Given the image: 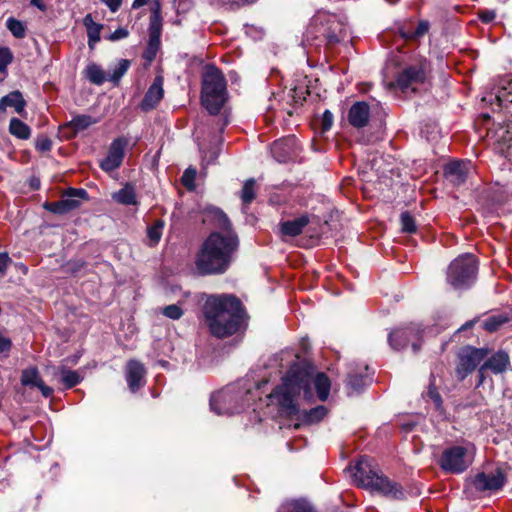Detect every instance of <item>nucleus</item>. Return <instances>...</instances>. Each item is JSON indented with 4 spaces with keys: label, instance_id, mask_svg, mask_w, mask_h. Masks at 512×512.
<instances>
[{
    "label": "nucleus",
    "instance_id": "1",
    "mask_svg": "<svg viewBox=\"0 0 512 512\" xmlns=\"http://www.w3.org/2000/svg\"><path fill=\"white\" fill-rule=\"evenodd\" d=\"M203 314L211 334L225 338L238 332L244 319V307L239 298L232 294L207 296Z\"/></svg>",
    "mask_w": 512,
    "mask_h": 512
},
{
    "label": "nucleus",
    "instance_id": "2",
    "mask_svg": "<svg viewBox=\"0 0 512 512\" xmlns=\"http://www.w3.org/2000/svg\"><path fill=\"white\" fill-rule=\"evenodd\" d=\"M238 247L239 238L236 232L210 233L197 254L195 261L197 271L201 275L223 274L230 267Z\"/></svg>",
    "mask_w": 512,
    "mask_h": 512
},
{
    "label": "nucleus",
    "instance_id": "3",
    "mask_svg": "<svg viewBox=\"0 0 512 512\" xmlns=\"http://www.w3.org/2000/svg\"><path fill=\"white\" fill-rule=\"evenodd\" d=\"M297 362L290 365V394L298 390L303 391L304 398L309 400L313 397L311 384L313 383L320 401L328 399L331 389L329 377L319 372L315 374V367L306 357L296 354Z\"/></svg>",
    "mask_w": 512,
    "mask_h": 512
},
{
    "label": "nucleus",
    "instance_id": "4",
    "mask_svg": "<svg viewBox=\"0 0 512 512\" xmlns=\"http://www.w3.org/2000/svg\"><path fill=\"white\" fill-rule=\"evenodd\" d=\"M349 471L358 486L370 488L392 499H405V493L402 487L398 483L392 482L387 477L381 475L374 460L370 457H360L355 466L349 467Z\"/></svg>",
    "mask_w": 512,
    "mask_h": 512
},
{
    "label": "nucleus",
    "instance_id": "5",
    "mask_svg": "<svg viewBox=\"0 0 512 512\" xmlns=\"http://www.w3.org/2000/svg\"><path fill=\"white\" fill-rule=\"evenodd\" d=\"M227 99V83L222 71L207 65L202 76L201 101L212 115H217Z\"/></svg>",
    "mask_w": 512,
    "mask_h": 512
},
{
    "label": "nucleus",
    "instance_id": "6",
    "mask_svg": "<svg viewBox=\"0 0 512 512\" xmlns=\"http://www.w3.org/2000/svg\"><path fill=\"white\" fill-rule=\"evenodd\" d=\"M249 395L246 385L230 384L211 396L210 406L219 415H232L241 411Z\"/></svg>",
    "mask_w": 512,
    "mask_h": 512
},
{
    "label": "nucleus",
    "instance_id": "7",
    "mask_svg": "<svg viewBox=\"0 0 512 512\" xmlns=\"http://www.w3.org/2000/svg\"><path fill=\"white\" fill-rule=\"evenodd\" d=\"M477 261L472 254L454 259L447 269V282L457 290L467 289L476 279Z\"/></svg>",
    "mask_w": 512,
    "mask_h": 512
},
{
    "label": "nucleus",
    "instance_id": "8",
    "mask_svg": "<svg viewBox=\"0 0 512 512\" xmlns=\"http://www.w3.org/2000/svg\"><path fill=\"white\" fill-rule=\"evenodd\" d=\"M281 384L267 395V414L274 419H288V372L281 371Z\"/></svg>",
    "mask_w": 512,
    "mask_h": 512
},
{
    "label": "nucleus",
    "instance_id": "9",
    "mask_svg": "<svg viewBox=\"0 0 512 512\" xmlns=\"http://www.w3.org/2000/svg\"><path fill=\"white\" fill-rule=\"evenodd\" d=\"M488 354L487 348H476L469 345L462 347L457 354L458 363L455 368L457 379L460 382L466 379Z\"/></svg>",
    "mask_w": 512,
    "mask_h": 512
},
{
    "label": "nucleus",
    "instance_id": "10",
    "mask_svg": "<svg viewBox=\"0 0 512 512\" xmlns=\"http://www.w3.org/2000/svg\"><path fill=\"white\" fill-rule=\"evenodd\" d=\"M472 461L466 447L452 446L443 451L438 464L445 472L460 474L468 469Z\"/></svg>",
    "mask_w": 512,
    "mask_h": 512
},
{
    "label": "nucleus",
    "instance_id": "11",
    "mask_svg": "<svg viewBox=\"0 0 512 512\" xmlns=\"http://www.w3.org/2000/svg\"><path fill=\"white\" fill-rule=\"evenodd\" d=\"M312 22L315 26L323 28V34L329 43H339L347 37L345 24L335 14L318 11Z\"/></svg>",
    "mask_w": 512,
    "mask_h": 512
},
{
    "label": "nucleus",
    "instance_id": "12",
    "mask_svg": "<svg viewBox=\"0 0 512 512\" xmlns=\"http://www.w3.org/2000/svg\"><path fill=\"white\" fill-rule=\"evenodd\" d=\"M327 413L328 409L323 405H318L309 410H300L290 397V426L295 429L317 424L324 419Z\"/></svg>",
    "mask_w": 512,
    "mask_h": 512
},
{
    "label": "nucleus",
    "instance_id": "13",
    "mask_svg": "<svg viewBox=\"0 0 512 512\" xmlns=\"http://www.w3.org/2000/svg\"><path fill=\"white\" fill-rule=\"evenodd\" d=\"M88 194L84 189L69 188L63 198L56 202H45L43 207L54 214L63 215L80 207V199H87Z\"/></svg>",
    "mask_w": 512,
    "mask_h": 512
},
{
    "label": "nucleus",
    "instance_id": "14",
    "mask_svg": "<svg viewBox=\"0 0 512 512\" xmlns=\"http://www.w3.org/2000/svg\"><path fill=\"white\" fill-rule=\"evenodd\" d=\"M426 80V64L419 62L403 69L397 76L396 85L402 91H406L409 88H413L415 84L424 83Z\"/></svg>",
    "mask_w": 512,
    "mask_h": 512
},
{
    "label": "nucleus",
    "instance_id": "15",
    "mask_svg": "<svg viewBox=\"0 0 512 512\" xmlns=\"http://www.w3.org/2000/svg\"><path fill=\"white\" fill-rule=\"evenodd\" d=\"M506 481L504 473L500 469L494 472H479L472 479V484L479 492L496 491L501 489Z\"/></svg>",
    "mask_w": 512,
    "mask_h": 512
},
{
    "label": "nucleus",
    "instance_id": "16",
    "mask_svg": "<svg viewBox=\"0 0 512 512\" xmlns=\"http://www.w3.org/2000/svg\"><path fill=\"white\" fill-rule=\"evenodd\" d=\"M126 145L127 141L123 138L114 140L110 145L107 156L101 161L100 167L105 171L117 169L122 164Z\"/></svg>",
    "mask_w": 512,
    "mask_h": 512
},
{
    "label": "nucleus",
    "instance_id": "17",
    "mask_svg": "<svg viewBox=\"0 0 512 512\" xmlns=\"http://www.w3.org/2000/svg\"><path fill=\"white\" fill-rule=\"evenodd\" d=\"M146 369L137 360H129L126 364V381L132 393L137 392L145 384Z\"/></svg>",
    "mask_w": 512,
    "mask_h": 512
},
{
    "label": "nucleus",
    "instance_id": "18",
    "mask_svg": "<svg viewBox=\"0 0 512 512\" xmlns=\"http://www.w3.org/2000/svg\"><path fill=\"white\" fill-rule=\"evenodd\" d=\"M469 162L453 161L444 167V176L453 186H460L467 180Z\"/></svg>",
    "mask_w": 512,
    "mask_h": 512
},
{
    "label": "nucleus",
    "instance_id": "19",
    "mask_svg": "<svg viewBox=\"0 0 512 512\" xmlns=\"http://www.w3.org/2000/svg\"><path fill=\"white\" fill-rule=\"evenodd\" d=\"M164 95V89H163V77L162 76H156L152 85L149 87L148 91L146 92L142 102H141V108L144 111H149L154 109L158 103L161 101Z\"/></svg>",
    "mask_w": 512,
    "mask_h": 512
},
{
    "label": "nucleus",
    "instance_id": "20",
    "mask_svg": "<svg viewBox=\"0 0 512 512\" xmlns=\"http://www.w3.org/2000/svg\"><path fill=\"white\" fill-rule=\"evenodd\" d=\"M370 118V107L364 101L355 102L349 109L348 121L355 128L365 127Z\"/></svg>",
    "mask_w": 512,
    "mask_h": 512
},
{
    "label": "nucleus",
    "instance_id": "21",
    "mask_svg": "<svg viewBox=\"0 0 512 512\" xmlns=\"http://www.w3.org/2000/svg\"><path fill=\"white\" fill-rule=\"evenodd\" d=\"M484 360L483 368H487L496 375L506 372L510 366V357L504 350H499Z\"/></svg>",
    "mask_w": 512,
    "mask_h": 512
},
{
    "label": "nucleus",
    "instance_id": "22",
    "mask_svg": "<svg viewBox=\"0 0 512 512\" xmlns=\"http://www.w3.org/2000/svg\"><path fill=\"white\" fill-rule=\"evenodd\" d=\"M419 333L420 330L413 327L396 329L389 334L388 341L393 349L400 350L408 345L412 336L416 337Z\"/></svg>",
    "mask_w": 512,
    "mask_h": 512
},
{
    "label": "nucleus",
    "instance_id": "23",
    "mask_svg": "<svg viewBox=\"0 0 512 512\" xmlns=\"http://www.w3.org/2000/svg\"><path fill=\"white\" fill-rule=\"evenodd\" d=\"M496 150L512 163V124L507 125L506 128H500L497 132Z\"/></svg>",
    "mask_w": 512,
    "mask_h": 512
},
{
    "label": "nucleus",
    "instance_id": "24",
    "mask_svg": "<svg viewBox=\"0 0 512 512\" xmlns=\"http://www.w3.org/2000/svg\"><path fill=\"white\" fill-rule=\"evenodd\" d=\"M495 105L499 109H506L512 112V79L503 80L501 87L495 94Z\"/></svg>",
    "mask_w": 512,
    "mask_h": 512
},
{
    "label": "nucleus",
    "instance_id": "25",
    "mask_svg": "<svg viewBox=\"0 0 512 512\" xmlns=\"http://www.w3.org/2000/svg\"><path fill=\"white\" fill-rule=\"evenodd\" d=\"M371 379L368 375L349 372L346 379V389L348 395L359 394L369 383Z\"/></svg>",
    "mask_w": 512,
    "mask_h": 512
},
{
    "label": "nucleus",
    "instance_id": "26",
    "mask_svg": "<svg viewBox=\"0 0 512 512\" xmlns=\"http://www.w3.org/2000/svg\"><path fill=\"white\" fill-rule=\"evenodd\" d=\"M213 225L216 229H218L217 232H222L223 234H228L229 232H235L232 229L231 222L227 215L220 210L219 208H212L209 211Z\"/></svg>",
    "mask_w": 512,
    "mask_h": 512
},
{
    "label": "nucleus",
    "instance_id": "27",
    "mask_svg": "<svg viewBox=\"0 0 512 512\" xmlns=\"http://www.w3.org/2000/svg\"><path fill=\"white\" fill-rule=\"evenodd\" d=\"M112 199L122 205H136L137 198L133 185L127 183L122 189L112 194Z\"/></svg>",
    "mask_w": 512,
    "mask_h": 512
},
{
    "label": "nucleus",
    "instance_id": "28",
    "mask_svg": "<svg viewBox=\"0 0 512 512\" xmlns=\"http://www.w3.org/2000/svg\"><path fill=\"white\" fill-rule=\"evenodd\" d=\"M272 157L279 163H286L288 160V142L285 138L273 142L270 148Z\"/></svg>",
    "mask_w": 512,
    "mask_h": 512
},
{
    "label": "nucleus",
    "instance_id": "29",
    "mask_svg": "<svg viewBox=\"0 0 512 512\" xmlns=\"http://www.w3.org/2000/svg\"><path fill=\"white\" fill-rule=\"evenodd\" d=\"M9 132L11 135L26 140L31 135L30 127L18 118H12L9 123Z\"/></svg>",
    "mask_w": 512,
    "mask_h": 512
},
{
    "label": "nucleus",
    "instance_id": "30",
    "mask_svg": "<svg viewBox=\"0 0 512 512\" xmlns=\"http://www.w3.org/2000/svg\"><path fill=\"white\" fill-rule=\"evenodd\" d=\"M84 24L87 28L88 34V44L89 47L92 48L93 45L100 41V32L102 29V25L95 23L90 14L86 15L84 18Z\"/></svg>",
    "mask_w": 512,
    "mask_h": 512
},
{
    "label": "nucleus",
    "instance_id": "31",
    "mask_svg": "<svg viewBox=\"0 0 512 512\" xmlns=\"http://www.w3.org/2000/svg\"><path fill=\"white\" fill-rule=\"evenodd\" d=\"M85 73L87 79L93 84L101 85L105 81H107V76L105 75V72L99 65L95 63L88 65L85 70Z\"/></svg>",
    "mask_w": 512,
    "mask_h": 512
},
{
    "label": "nucleus",
    "instance_id": "32",
    "mask_svg": "<svg viewBox=\"0 0 512 512\" xmlns=\"http://www.w3.org/2000/svg\"><path fill=\"white\" fill-rule=\"evenodd\" d=\"M309 223L310 218L307 214L290 221V246L293 244V238L301 234Z\"/></svg>",
    "mask_w": 512,
    "mask_h": 512
},
{
    "label": "nucleus",
    "instance_id": "33",
    "mask_svg": "<svg viewBox=\"0 0 512 512\" xmlns=\"http://www.w3.org/2000/svg\"><path fill=\"white\" fill-rule=\"evenodd\" d=\"M162 31V17L160 12V4L156 2L150 14L149 34H161Z\"/></svg>",
    "mask_w": 512,
    "mask_h": 512
},
{
    "label": "nucleus",
    "instance_id": "34",
    "mask_svg": "<svg viewBox=\"0 0 512 512\" xmlns=\"http://www.w3.org/2000/svg\"><path fill=\"white\" fill-rule=\"evenodd\" d=\"M333 114L330 110H325L321 117L314 120V129L319 131L321 134L329 131L333 125Z\"/></svg>",
    "mask_w": 512,
    "mask_h": 512
},
{
    "label": "nucleus",
    "instance_id": "35",
    "mask_svg": "<svg viewBox=\"0 0 512 512\" xmlns=\"http://www.w3.org/2000/svg\"><path fill=\"white\" fill-rule=\"evenodd\" d=\"M256 181L250 178L245 181L240 192V198L246 205L250 204L256 198Z\"/></svg>",
    "mask_w": 512,
    "mask_h": 512
},
{
    "label": "nucleus",
    "instance_id": "36",
    "mask_svg": "<svg viewBox=\"0 0 512 512\" xmlns=\"http://www.w3.org/2000/svg\"><path fill=\"white\" fill-rule=\"evenodd\" d=\"M508 321L509 317L505 314L492 315L483 322V327L488 332H495Z\"/></svg>",
    "mask_w": 512,
    "mask_h": 512
},
{
    "label": "nucleus",
    "instance_id": "37",
    "mask_svg": "<svg viewBox=\"0 0 512 512\" xmlns=\"http://www.w3.org/2000/svg\"><path fill=\"white\" fill-rule=\"evenodd\" d=\"M8 107H13L15 111L21 114L26 106L22 93L20 91H13L8 95L4 96Z\"/></svg>",
    "mask_w": 512,
    "mask_h": 512
},
{
    "label": "nucleus",
    "instance_id": "38",
    "mask_svg": "<svg viewBox=\"0 0 512 512\" xmlns=\"http://www.w3.org/2000/svg\"><path fill=\"white\" fill-rule=\"evenodd\" d=\"M130 66V62L126 59H121L112 72L107 74V81H110L114 84H118L123 75L127 72Z\"/></svg>",
    "mask_w": 512,
    "mask_h": 512
},
{
    "label": "nucleus",
    "instance_id": "39",
    "mask_svg": "<svg viewBox=\"0 0 512 512\" xmlns=\"http://www.w3.org/2000/svg\"><path fill=\"white\" fill-rule=\"evenodd\" d=\"M94 123H96V120H94L91 116L78 115L70 121L69 126L74 130V132L77 133L88 128Z\"/></svg>",
    "mask_w": 512,
    "mask_h": 512
},
{
    "label": "nucleus",
    "instance_id": "40",
    "mask_svg": "<svg viewBox=\"0 0 512 512\" xmlns=\"http://www.w3.org/2000/svg\"><path fill=\"white\" fill-rule=\"evenodd\" d=\"M6 27L12 33V35L18 39H22L26 36L25 25L13 17L7 19Z\"/></svg>",
    "mask_w": 512,
    "mask_h": 512
},
{
    "label": "nucleus",
    "instance_id": "41",
    "mask_svg": "<svg viewBox=\"0 0 512 512\" xmlns=\"http://www.w3.org/2000/svg\"><path fill=\"white\" fill-rule=\"evenodd\" d=\"M61 382L66 388H72L76 386L80 381L81 377L76 371L62 368L60 370Z\"/></svg>",
    "mask_w": 512,
    "mask_h": 512
},
{
    "label": "nucleus",
    "instance_id": "42",
    "mask_svg": "<svg viewBox=\"0 0 512 512\" xmlns=\"http://www.w3.org/2000/svg\"><path fill=\"white\" fill-rule=\"evenodd\" d=\"M290 512H317V510L306 498H298L290 501Z\"/></svg>",
    "mask_w": 512,
    "mask_h": 512
},
{
    "label": "nucleus",
    "instance_id": "43",
    "mask_svg": "<svg viewBox=\"0 0 512 512\" xmlns=\"http://www.w3.org/2000/svg\"><path fill=\"white\" fill-rule=\"evenodd\" d=\"M41 381L42 379L40 378L37 369L30 368L23 370L21 375V383L23 385L36 387Z\"/></svg>",
    "mask_w": 512,
    "mask_h": 512
},
{
    "label": "nucleus",
    "instance_id": "44",
    "mask_svg": "<svg viewBox=\"0 0 512 512\" xmlns=\"http://www.w3.org/2000/svg\"><path fill=\"white\" fill-rule=\"evenodd\" d=\"M164 227V222L162 220H157L152 226L147 229V236L151 242V245H156L162 236V230Z\"/></svg>",
    "mask_w": 512,
    "mask_h": 512
},
{
    "label": "nucleus",
    "instance_id": "45",
    "mask_svg": "<svg viewBox=\"0 0 512 512\" xmlns=\"http://www.w3.org/2000/svg\"><path fill=\"white\" fill-rule=\"evenodd\" d=\"M401 230L406 233H415L417 230L416 222L413 216L408 212H402L400 215Z\"/></svg>",
    "mask_w": 512,
    "mask_h": 512
},
{
    "label": "nucleus",
    "instance_id": "46",
    "mask_svg": "<svg viewBox=\"0 0 512 512\" xmlns=\"http://www.w3.org/2000/svg\"><path fill=\"white\" fill-rule=\"evenodd\" d=\"M302 151V145L298 140L294 137L290 136V160L296 161L299 158V162H302L305 156L300 157V152Z\"/></svg>",
    "mask_w": 512,
    "mask_h": 512
},
{
    "label": "nucleus",
    "instance_id": "47",
    "mask_svg": "<svg viewBox=\"0 0 512 512\" xmlns=\"http://www.w3.org/2000/svg\"><path fill=\"white\" fill-rule=\"evenodd\" d=\"M162 313L164 316L173 319L178 320L183 315V310L180 306L176 304H171L163 308Z\"/></svg>",
    "mask_w": 512,
    "mask_h": 512
},
{
    "label": "nucleus",
    "instance_id": "48",
    "mask_svg": "<svg viewBox=\"0 0 512 512\" xmlns=\"http://www.w3.org/2000/svg\"><path fill=\"white\" fill-rule=\"evenodd\" d=\"M13 55L9 48H0V72L4 73L7 66L12 62Z\"/></svg>",
    "mask_w": 512,
    "mask_h": 512
},
{
    "label": "nucleus",
    "instance_id": "49",
    "mask_svg": "<svg viewBox=\"0 0 512 512\" xmlns=\"http://www.w3.org/2000/svg\"><path fill=\"white\" fill-rule=\"evenodd\" d=\"M196 170L194 168H187L181 178L182 184L188 188L192 189L194 187V180L196 178Z\"/></svg>",
    "mask_w": 512,
    "mask_h": 512
},
{
    "label": "nucleus",
    "instance_id": "50",
    "mask_svg": "<svg viewBox=\"0 0 512 512\" xmlns=\"http://www.w3.org/2000/svg\"><path fill=\"white\" fill-rule=\"evenodd\" d=\"M427 396L434 402L437 409H440L442 407V397L434 384L429 385Z\"/></svg>",
    "mask_w": 512,
    "mask_h": 512
},
{
    "label": "nucleus",
    "instance_id": "51",
    "mask_svg": "<svg viewBox=\"0 0 512 512\" xmlns=\"http://www.w3.org/2000/svg\"><path fill=\"white\" fill-rule=\"evenodd\" d=\"M35 147L37 150L46 152L52 148V141L47 136H39L36 140Z\"/></svg>",
    "mask_w": 512,
    "mask_h": 512
},
{
    "label": "nucleus",
    "instance_id": "52",
    "mask_svg": "<svg viewBox=\"0 0 512 512\" xmlns=\"http://www.w3.org/2000/svg\"><path fill=\"white\" fill-rule=\"evenodd\" d=\"M429 28H430V24L428 21H426V20L419 21L417 28L415 29V31H413L414 38L417 40V39L423 37L429 31Z\"/></svg>",
    "mask_w": 512,
    "mask_h": 512
},
{
    "label": "nucleus",
    "instance_id": "53",
    "mask_svg": "<svg viewBox=\"0 0 512 512\" xmlns=\"http://www.w3.org/2000/svg\"><path fill=\"white\" fill-rule=\"evenodd\" d=\"M11 258L6 252L0 253V279H2L7 271V268L11 264Z\"/></svg>",
    "mask_w": 512,
    "mask_h": 512
},
{
    "label": "nucleus",
    "instance_id": "54",
    "mask_svg": "<svg viewBox=\"0 0 512 512\" xmlns=\"http://www.w3.org/2000/svg\"><path fill=\"white\" fill-rule=\"evenodd\" d=\"M158 50L159 48L147 44V47L142 55L143 59H145L148 62V64H150L156 58Z\"/></svg>",
    "mask_w": 512,
    "mask_h": 512
},
{
    "label": "nucleus",
    "instance_id": "55",
    "mask_svg": "<svg viewBox=\"0 0 512 512\" xmlns=\"http://www.w3.org/2000/svg\"><path fill=\"white\" fill-rule=\"evenodd\" d=\"M496 17V14L493 10H482L479 12V18L483 23H490Z\"/></svg>",
    "mask_w": 512,
    "mask_h": 512
},
{
    "label": "nucleus",
    "instance_id": "56",
    "mask_svg": "<svg viewBox=\"0 0 512 512\" xmlns=\"http://www.w3.org/2000/svg\"><path fill=\"white\" fill-rule=\"evenodd\" d=\"M128 34H129V32L127 29L118 28L109 36V39L111 41L120 40V39L126 38L128 36Z\"/></svg>",
    "mask_w": 512,
    "mask_h": 512
},
{
    "label": "nucleus",
    "instance_id": "57",
    "mask_svg": "<svg viewBox=\"0 0 512 512\" xmlns=\"http://www.w3.org/2000/svg\"><path fill=\"white\" fill-rule=\"evenodd\" d=\"M256 1L257 0H233L228 5H229V9L236 10L242 6L253 4Z\"/></svg>",
    "mask_w": 512,
    "mask_h": 512
},
{
    "label": "nucleus",
    "instance_id": "58",
    "mask_svg": "<svg viewBox=\"0 0 512 512\" xmlns=\"http://www.w3.org/2000/svg\"><path fill=\"white\" fill-rule=\"evenodd\" d=\"M12 347V342L9 338L0 335V353L9 352Z\"/></svg>",
    "mask_w": 512,
    "mask_h": 512
},
{
    "label": "nucleus",
    "instance_id": "59",
    "mask_svg": "<svg viewBox=\"0 0 512 512\" xmlns=\"http://www.w3.org/2000/svg\"><path fill=\"white\" fill-rule=\"evenodd\" d=\"M102 3H104L112 12H116L123 0H100Z\"/></svg>",
    "mask_w": 512,
    "mask_h": 512
},
{
    "label": "nucleus",
    "instance_id": "60",
    "mask_svg": "<svg viewBox=\"0 0 512 512\" xmlns=\"http://www.w3.org/2000/svg\"><path fill=\"white\" fill-rule=\"evenodd\" d=\"M36 387H38L41 390L43 396L46 398L50 397L53 394V389L49 386H46L43 380Z\"/></svg>",
    "mask_w": 512,
    "mask_h": 512
},
{
    "label": "nucleus",
    "instance_id": "61",
    "mask_svg": "<svg viewBox=\"0 0 512 512\" xmlns=\"http://www.w3.org/2000/svg\"><path fill=\"white\" fill-rule=\"evenodd\" d=\"M160 37L161 34H149L148 45L160 48Z\"/></svg>",
    "mask_w": 512,
    "mask_h": 512
},
{
    "label": "nucleus",
    "instance_id": "62",
    "mask_svg": "<svg viewBox=\"0 0 512 512\" xmlns=\"http://www.w3.org/2000/svg\"><path fill=\"white\" fill-rule=\"evenodd\" d=\"M488 369L487 368H483V364L479 367L478 369V377H479V382H478V386L482 385L486 379V371Z\"/></svg>",
    "mask_w": 512,
    "mask_h": 512
},
{
    "label": "nucleus",
    "instance_id": "63",
    "mask_svg": "<svg viewBox=\"0 0 512 512\" xmlns=\"http://www.w3.org/2000/svg\"><path fill=\"white\" fill-rule=\"evenodd\" d=\"M280 233L282 239L285 241V238L288 236V221L281 222Z\"/></svg>",
    "mask_w": 512,
    "mask_h": 512
},
{
    "label": "nucleus",
    "instance_id": "64",
    "mask_svg": "<svg viewBox=\"0 0 512 512\" xmlns=\"http://www.w3.org/2000/svg\"><path fill=\"white\" fill-rule=\"evenodd\" d=\"M30 4L34 7H37L41 11H46L47 9L46 5L42 2V0H31Z\"/></svg>",
    "mask_w": 512,
    "mask_h": 512
}]
</instances>
